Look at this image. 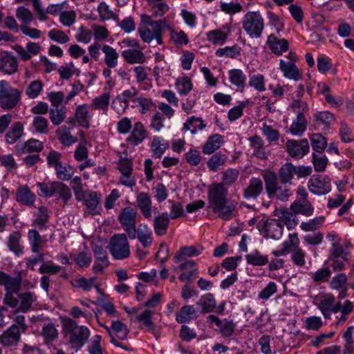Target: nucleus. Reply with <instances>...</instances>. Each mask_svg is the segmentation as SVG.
<instances>
[{"label": "nucleus", "instance_id": "obj_10", "mask_svg": "<svg viewBox=\"0 0 354 354\" xmlns=\"http://www.w3.org/2000/svg\"><path fill=\"white\" fill-rule=\"evenodd\" d=\"M288 154L295 158H301L309 151V144L306 139L288 140L286 144Z\"/></svg>", "mask_w": 354, "mask_h": 354}, {"label": "nucleus", "instance_id": "obj_52", "mask_svg": "<svg viewBox=\"0 0 354 354\" xmlns=\"http://www.w3.org/2000/svg\"><path fill=\"white\" fill-rule=\"evenodd\" d=\"M110 101V95L108 93H104L92 100V106L96 109L102 110L106 113L108 110Z\"/></svg>", "mask_w": 354, "mask_h": 354}, {"label": "nucleus", "instance_id": "obj_59", "mask_svg": "<svg viewBox=\"0 0 354 354\" xmlns=\"http://www.w3.org/2000/svg\"><path fill=\"white\" fill-rule=\"evenodd\" d=\"M207 39L214 44H223L227 38V34L221 30H212L207 34Z\"/></svg>", "mask_w": 354, "mask_h": 354}, {"label": "nucleus", "instance_id": "obj_31", "mask_svg": "<svg viewBox=\"0 0 354 354\" xmlns=\"http://www.w3.org/2000/svg\"><path fill=\"white\" fill-rule=\"evenodd\" d=\"M124 60L129 64H142L145 62L146 57L141 50L129 49L124 50L122 53Z\"/></svg>", "mask_w": 354, "mask_h": 354}, {"label": "nucleus", "instance_id": "obj_57", "mask_svg": "<svg viewBox=\"0 0 354 354\" xmlns=\"http://www.w3.org/2000/svg\"><path fill=\"white\" fill-rule=\"evenodd\" d=\"M44 84L37 80L31 82L26 89V94L31 99L37 97L43 89Z\"/></svg>", "mask_w": 354, "mask_h": 354}, {"label": "nucleus", "instance_id": "obj_44", "mask_svg": "<svg viewBox=\"0 0 354 354\" xmlns=\"http://www.w3.org/2000/svg\"><path fill=\"white\" fill-rule=\"evenodd\" d=\"M20 239V234L17 232H14L10 234L7 242V245L10 250L17 255H19L23 252V247L19 243Z\"/></svg>", "mask_w": 354, "mask_h": 354}, {"label": "nucleus", "instance_id": "obj_20", "mask_svg": "<svg viewBox=\"0 0 354 354\" xmlns=\"http://www.w3.org/2000/svg\"><path fill=\"white\" fill-rule=\"evenodd\" d=\"M276 215L283 221L288 229H293L298 225L296 214L290 209L286 207L277 210Z\"/></svg>", "mask_w": 354, "mask_h": 354}, {"label": "nucleus", "instance_id": "obj_15", "mask_svg": "<svg viewBox=\"0 0 354 354\" xmlns=\"http://www.w3.org/2000/svg\"><path fill=\"white\" fill-rule=\"evenodd\" d=\"M18 70L17 59L10 54H3L0 56V71L5 75H12Z\"/></svg>", "mask_w": 354, "mask_h": 354}, {"label": "nucleus", "instance_id": "obj_61", "mask_svg": "<svg viewBox=\"0 0 354 354\" xmlns=\"http://www.w3.org/2000/svg\"><path fill=\"white\" fill-rule=\"evenodd\" d=\"M222 175L223 181L221 183L223 184L224 186H229L236 181L239 176V171L236 169L229 168L227 170L223 171Z\"/></svg>", "mask_w": 354, "mask_h": 354}, {"label": "nucleus", "instance_id": "obj_38", "mask_svg": "<svg viewBox=\"0 0 354 354\" xmlns=\"http://www.w3.org/2000/svg\"><path fill=\"white\" fill-rule=\"evenodd\" d=\"M169 144L158 136H154L151 143V150L153 156L160 158L165 151L168 149Z\"/></svg>", "mask_w": 354, "mask_h": 354}, {"label": "nucleus", "instance_id": "obj_48", "mask_svg": "<svg viewBox=\"0 0 354 354\" xmlns=\"http://www.w3.org/2000/svg\"><path fill=\"white\" fill-rule=\"evenodd\" d=\"M138 90L135 87H131L129 89L125 90L122 93V96H118L113 104L119 102L120 104H124L122 108V113H124L125 109L129 106V100L135 97L138 94Z\"/></svg>", "mask_w": 354, "mask_h": 354}, {"label": "nucleus", "instance_id": "obj_64", "mask_svg": "<svg viewBox=\"0 0 354 354\" xmlns=\"http://www.w3.org/2000/svg\"><path fill=\"white\" fill-rule=\"evenodd\" d=\"M299 245V239L297 233L290 234L288 240L283 243L282 250L286 251V254L291 253L292 249L297 248Z\"/></svg>", "mask_w": 354, "mask_h": 354}, {"label": "nucleus", "instance_id": "obj_16", "mask_svg": "<svg viewBox=\"0 0 354 354\" xmlns=\"http://www.w3.org/2000/svg\"><path fill=\"white\" fill-rule=\"evenodd\" d=\"M36 199L35 194L32 192L28 185H20L16 192V201L19 203L32 206Z\"/></svg>", "mask_w": 354, "mask_h": 354}, {"label": "nucleus", "instance_id": "obj_19", "mask_svg": "<svg viewBox=\"0 0 354 354\" xmlns=\"http://www.w3.org/2000/svg\"><path fill=\"white\" fill-rule=\"evenodd\" d=\"M290 209L296 216L297 214H301L305 216H310L314 212V207L309 201L295 200L290 205Z\"/></svg>", "mask_w": 354, "mask_h": 354}, {"label": "nucleus", "instance_id": "obj_9", "mask_svg": "<svg viewBox=\"0 0 354 354\" xmlns=\"http://www.w3.org/2000/svg\"><path fill=\"white\" fill-rule=\"evenodd\" d=\"M309 191L315 195H324L331 190L330 180L327 176H313L308 181Z\"/></svg>", "mask_w": 354, "mask_h": 354}, {"label": "nucleus", "instance_id": "obj_32", "mask_svg": "<svg viewBox=\"0 0 354 354\" xmlns=\"http://www.w3.org/2000/svg\"><path fill=\"white\" fill-rule=\"evenodd\" d=\"M196 310L191 305L183 306L178 312L176 313V320L177 322L183 324L189 322L191 319L196 317Z\"/></svg>", "mask_w": 354, "mask_h": 354}, {"label": "nucleus", "instance_id": "obj_17", "mask_svg": "<svg viewBox=\"0 0 354 354\" xmlns=\"http://www.w3.org/2000/svg\"><path fill=\"white\" fill-rule=\"evenodd\" d=\"M44 148L43 143L36 139H29L23 145H18L15 147L16 153L19 156L32 152H39Z\"/></svg>", "mask_w": 354, "mask_h": 354}, {"label": "nucleus", "instance_id": "obj_34", "mask_svg": "<svg viewBox=\"0 0 354 354\" xmlns=\"http://www.w3.org/2000/svg\"><path fill=\"white\" fill-rule=\"evenodd\" d=\"M278 174L281 184H291V180L295 174V166L292 163L287 162L280 167Z\"/></svg>", "mask_w": 354, "mask_h": 354}, {"label": "nucleus", "instance_id": "obj_24", "mask_svg": "<svg viewBox=\"0 0 354 354\" xmlns=\"http://www.w3.org/2000/svg\"><path fill=\"white\" fill-rule=\"evenodd\" d=\"M151 31L158 44H162V35L166 30L171 29V26L166 19H159L151 26Z\"/></svg>", "mask_w": 354, "mask_h": 354}, {"label": "nucleus", "instance_id": "obj_63", "mask_svg": "<svg viewBox=\"0 0 354 354\" xmlns=\"http://www.w3.org/2000/svg\"><path fill=\"white\" fill-rule=\"evenodd\" d=\"M84 198H85L84 203L86 206L92 212V214H94V211L100 203V198L97 196V193L94 192H89L84 196Z\"/></svg>", "mask_w": 354, "mask_h": 354}, {"label": "nucleus", "instance_id": "obj_40", "mask_svg": "<svg viewBox=\"0 0 354 354\" xmlns=\"http://www.w3.org/2000/svg\"><path fill=\"white\" fill-rule=\"evenodd\" d=\"M201 251L202 248L198 249L193 245L182 247L174 257V260L175 263H178L187 257L198 256L201 253Z\"/></svg>", "mask_w": 354, "mask_h": 354}, {"label": "nucleus", "instance_id": "obj_27", "mask_svg": "<svg viewBox=\"0 0 354 354\" xmlns=\"http://www.w3.org/2000/svg\"><path fill=\"white\" fill-rule=\"evenodd\" d=\"M223 143V138L219 134H213L209 136L203 147L205 154H212L218 149Z\"/></svg>", "mask_w": 354, "mask_h": 354}, {"label": "nucleus", "instance_id": "obj_11", "mask_svg": "<svg viewBox=\"0 0 354 354\" xmlns=\"http://www.w3.org/2000/svg\"><path fill=\"white\" fill-rule=\"evenodd\" d=\"M92 249L95 257L93 270L96 274L102 273L104 269L109 266L107 252L102 246L98 245H94Z\"/></svg>", "mask_w": 354, "mask_h": 354}, {"label": "nucleus", "instance_id": "obj_13", "mask_svg": "<svg viewBox=\"0 0 354 354\" xmlns=\"http://www.w3.org/2000/svg\"><path fill=\"white\" fill-rule=\"evenodd\" d=\"M263 192V183L259 178H252L248 185L243 189V196L246 199H256Z\"/></svg>", "mask_w": 354, "mask_h": 354}, {"label": "nucleus", "instance_id": "obj_29", "mask_svg": "<svg viewBox=\"0 0 354 354\" xmlns=\"http://www.w3.org/2000/svg\"><path fill=\"white\" fill-rule=\"evenodd\" d=\"M136 236L143 248H147L151 245L152 232L146 224H140L136 229Z\"/></svg>", "mask_w": 354, "mask_h": 354}, {"label": "nucleus", "instance_id": "obj_43", "mask_svg": "<svg viewBox=\"0 0 354 354\" xmlns=\"http://www.w3.org/2000/svg\"><path fill=\"white\" fill-rule=\"evenodd\" d=\"M206 127L203 120L201 118L192 116L189 118L185 123L183 124V128L187 131H190L192 133L194 134L197 130H202Z\"/></svg>", "mask_w": 354, "mask_h": 354}, {"label": "nucleus", "instance_id": "obj_56", "mask_svg": "<svg viewBox=\"0 0 354 354\" xmlns=\"http://www.w3.org/2000/svg\"><path fill=\"white\" fill-rule=\"evenodd\" d=\"M57 178L62 180H70L74 174V169L68 165L60 164L55 168Z\"/></svg>", "mask_w": 354, "mask_h": 354}, {"label": "nucleus", "instance_id": "obj_2", "mask_svg": "<svg viewBox=\"0 0 354 354\" xmlns=\"http://www.w3.org/2000/svg\"><path fill=\"white\" fill-rule=\"evenodd\" d=\"M267 194L270 198H277L281 201H287L292 194L290 187L285 185H279L277 175L272 171L266 170L262 174Z\"/></svg>", "mask_w": 354, "mask_h": 354}, {"label": "nucleus", "instance_id": "obj_26", "mask_svg": "<svg viewBox=\"0 0 354 354\" xmlns=\"http://www.w3.org/2000/svg\"><path fill=\"white\" fill-rule=\"evenodd\" d=\"M102 51L104 55V63L109 68H115L118 63L119 53L109 45H104Z\"/></svg>", "mask_w": 354, "mask_h": 354}, {"label": "nucleus", "instance_id": "obj_45", "mask_svg": "<svg viewBox=\"0 0 354 354\" xmlns=\"http://www.w3.org/2000/svg\"><path fill=\"white\" fill-rule=\"evenodd\" d=\"M19 297L21 299V305L16 312L21 311L23 313H26L30 309L32 302L36 299L35 294L30 292L19 294Z\"/></svg>", "mask_w": 354, "mask_h": 354}, {"label": "nucleus", "instance_id": "obj_4", "mask_svg": "<svg viewBox=\"0 0 354 354\" xmlns=\"http://www.w3.org/2000/svg\"><path fill=\"white\" fill-rule=\"evenodd\" d=\"M243 28L250 37H260L264 29V19L260 12H247L243 17Z\"/></svg>", "mask_w": 354, "mask_h": 354}, {"label": "nucleus", "instance_id": "obj_54", "mask_svg": "<svg viewBox=\"0 0 354 354\" xmlns=\"http://www.w3.org/2000/svg\"><path fill=\"white\" fill-rule=\"evenodd\" d=\"M80 133L82 137V140L75 151L74 158L77 161H82L88 158V151L86 147V140L84 138V133L82 131Z\"/></svg>", "mask_w": 354, "mask_h": 354}, {"label": "nucleus", "instance_id": "obj_23", "mask_svg": "<svg viewBox=\"0 0 354 354\" xmlns=\"http://www.w3.org/2000/svg\"><path fill=\"white\" fill-rule=\"evenodd\" d=\"M280 69L286 77L292 79L294 80H299L302 78V74L292 62H285L282 59L280 60Z\"/></svg>", "mask_w": 354, "mask_h": 354}, {"label": "nucleus", "instance_id": "obj_28", "mask_svg": "<svg viewBox=\"0 0 354 354\" xmlns=\"http://www.w3.org/2000/svg\"><path fill=\"white\" fill-rule=\"evenodd\" d=\"M169 223V217L167 212H163L154 218L153 228L158 236L165 235L167 233Z\"/></svg>", "mask_w": 354, "mask_h": 354}, {"label": "nucleus", "instance_id": "obj_41", "mask_svg": "<svg viewBox=\"0 0 354 354\" xmlns=\"http://www.w3.org/2000/svg\"><path fill=\"white\" fill-rule=\"evenodd\" d=\"M229 78L230 82L241 88V91L245 86L246 77L243 72L240 69H232L229 71Z\"/></svg>", "mask_w": 354, "mask_h": 354}, {"label": "nucleus", "instance_id": "obj_18", "mask_svg": "<svg viewBox=\"0 0 354 354\" xmlns=\"http://www.w3.org/2000/svg\"><path fill=\"white\" fill-rule=\"evenodd\" d=\"M147 137V131L140 122L134 124L133 129L127 141L132 145L140 144Z\"/></svg>", "mask_w": 354, "mask_h": 354}, {"label": "nucleus", "instance_id": "obj_22", "mask_svg": "<svg viewBox=\"0 0 354 354\" xmlns=\"http://www.w3.org/2000/svg\"><path fill=\"white\" fill-rule=\"evenodd\" d=\"M137 205L146 218L151 217V199L150 196L145 192H141L137 196Z\"/></svg>", "mask_w": 354, "mask_h": 354}, {"label": "nucleus", "instance_id": "obj_51", "mask_svg": "<svg viewBox=\"0 0 354 354\" xmlns=\"http://www.w3.org/2000/svg\"><path fill=\"white\" fill-rule=\"evenodd\" d=\"M49 118L55 126H58L62 123L66 118V111L65 108L50 109L49 111Z\"/></svg>", "mask_w": 354, "mask_h": 354}, {"label": "nucleus", "instance_id": "obj_47", "mask_svg": "<svg viewBox=\"0 0 354 354\" xmlns=\"http://www.w3.org/2000/svg\"><path fill=\"white\" fill-rule=\"evenodd\" d=\"M227 160V157L225 154L220 152L216 153L208 160L207 165L209 169L212 171H216L218 169L225 165Z\"/></svg>", "mask_w": 354, "mask_h": 354}, {"label": "nucleus", "instance_id": "obj_14", "mask_svg": "<svg viewBox=\"0 0 354 354\" xmlns=\"http://www.w3.org/2000/svg\"><path fill=\"white\" fill-rule=\"evenodd\" d=\"M21 285V279L12 277L8 274L0 271V286H4L6 292H15L17 294Z\"/></svg>", "mask_w": 354, "mask_h": 354}, {"label": "nucleus", "instance_id": "obj_55", "mask_svg": "<svg viewBox=\"0 0 354 354\" xmlns=\"http://www.w3.org/2000/svg\"><path fill=\"white\" fill-rule=\"evenodd\" d=\"M48 121L42 116H35L32 120V126L36 132L41 134H47L49 132Z\"/></svg>", "mask_w": 354, "mask_h": 354}, {"label": "nucleus", "instance_id": "obj_49", "mask_svg": "<svg viewBox=\"0 0 354 354\" xmlns=\"http://www.w3.org/2000/svg\"><path fill=\"white\" fill-rule=\"evenodd\" d=\"M307 120L304 115H297L295 120L293 121L290 131L294 135H301L306 129Z\"/></svg>", "mask_w": 354, "mask_h": 354}, {"label": "nucleus", "instance_id": "obj_36", "mask_svg": "<svg viewBox=\"0 0 354 354\" xmlns=\"http://www.w3.org/2000/svg\"><path fill=\"white\" fill-rule=\"evenodd\" d=\"M41 335L44 339V342L47 344L54 342L58 337V330L55 324L48 322L44 324Z\"/></svg>", "mask_w": 354, "mask_h": 354}, {"label": "nucleus", "instance_id": "obj_8", "mask_svg": "<svg viewBox=\"0 0 354 354\" xmlns=\"http://www.w3.org/2000/svg\"><path fill=\"white\" fill-rule=\"evenodd\" d=\"M257 227L260 231H263L268 238L279 239L283 234V225L276 219H261Z\"/></svg>", "mask_w": 354, "mask_h": 354}, {"label": "nucleus", "instance_id": "obj_1", "mask_svg": "<svg viewBox=\"0 0 354 354\" xmlns=\"http://www.w3.org/2000/svg\"><path fill=\"white\" fill-rule=\"evenodd\" d=\"M62 324V333L68 339L71 348L76 352L80 350L89 338V329L85 326L78 325L75 320L68 317L63 318Z\"/></svg>", "mask_w": 354, "mask_h": 354}, {"label": "nucleus", "instance_id": "obj_42", "mask_svg": "<svg viewBox=\"0 0 354 354\" xmlns=\"http://www.w3.org/2000/svg\"><path fill=\"white\" fill-rule=\"evenodd\" d=\"M57 194L59 198L64 201L66 205L68 201L72 198V193L69 187L62 182L56 181L55 184V189L53 190V195Z\"/></svg>", "mask_w": 354, "mask_h": 354}, {"label": "nucleus", "instance_id": "obj_30", "mask_svg": "<svg viewBox=\"0 0 354 354\" xmlns=\"http://www.w3.org/2000/svg\"><path fill=\"white\" fill-rule=\"evenodd\" d=\"M236 206L232 203H228L227 202H224L223 204L218 205L213 207L212 209L214 212H216L218 214V216L223 220L227 221L234 216Z\"/></svg>", "mask_w": 354, "mask_h": 354}, {"label": "nucleus", "instance_id": "obj_33", "mask_svg": "<svg viewBox=\"0 0 354 354\" xmlns=\"http://www.w3.org/2000/svg\"><path fill=\"white\" fill-rule=\"evenodd\" d=\"M197 305L201 307V313H209L214 311L216 302L212 294L208 293L203 295L197 301Z\"/></svg>", "mask_w": 354, "mask_h": 354}, {"label": "nucleus", "instance_id": "obj_21", "mask_svg": "<svg viewBox=\"0 0 354 354\" xmlns=\"http://www.w3.org/2000/svg\"><path fill=\"white\" fill-rule=\"evenodd\" d=\"M267 44L271 51L278 55H282V53L287 51L288 48V42L287 40L278 39L274 35L268 36Z\"/></svg>", "mask_w": 354, "mask_h": 354}, {"label": "nucleus", "instance_id": "obj_46", "mask_svg": "<svg viewBox=\"0 0 354 354\" xmlns=\"http://www.w3.org/2000/svg\"><path fill=\"white\" fill-rule=\"evenodd\" d=\"M245 259L248 263L255 266H265L268 263V256L262 255L257 250L247 254Z\"/></svg>", "mask_w": 354, "mask_h": 354}, {"label": "nucleus", "instance_id": "obj_53", "mask_svg": "<svg viewBox=\"0 0 354 354\" xmlns=\"http://www.w3.org/2000/svg\"><path fill=\"white\" fill-rule=\"evenodd\" d=\"M28 236L31 245L32 251L34 253H38L43 246L40 234L36 230H30Z\"/></svg>", "mask_w": 354, "mask_h": 354}, {"label": "nucleus", "instance_id": "obj_7", "mask_svg": "<svg viewBox=\"0 0 354 354\" xmlns=\"http://www.w3.org/2000/svg\"><path fill=\"white\" fill-rule=\"evenodd\" d=\"M227 189L222 183H213L208 189V207L211 209L227 202Z\"/></svg>", "mask_w": 354, "mask_h": 354}, {"label": "nucleus", "instance_id": "obj_5", "mask_svg": "<svg viewBox=\"0 0 354 354\" xmlns=\"http://www.w3.org/2000/svg\"><path fill=\"white\" fill-rule=\"evenodd\" d=\"M109 248L115 259L122 260L130 256V246L125 234H114L110 239Z\"/></svg>", "mask_w": 354, "mask_h": 354}, {"label": "nucleus", "instance_id": "obj_39", "mask_svg": "<svg viewBox=\"0 0 354 354\" xmlns=\"http://www.w3.org/2000/svg\"><path fill=\"white\" fill-rule=\"evenodd\" d=\"M335 298L331 295H325L318 304V308L321 310L322 315L326 319H330L331 316V309L335 303Z\"/></svg>", "mask_w": 354, "mask_h": 354}, {"label": "nucleus", "instance_id": "obj_37", "mask_svg": "<svg viewBox=\"0 0 354 354\" xmlns=\"http://www.w3.org/2000/svg\"><path fill=\"white\" fill-rule=\"evenodd\" d=\"M56 134L60 142L65 146H70L77 141V138L71 135L69 128L65 125L59 127Z\"/></svg>", "mask_w": 354, "mask_h": 354}, {"label": "nucleus", "instance_id": "obj_35", "mask_svg": "<svg viewBox=\"0 0 354 354\" xmlns=\"http://www.w3.org/2000/svg\"><path fill=\"white\" fill-rule=\"evenodd\" d=\"M24 125L21 122H14L10 129L6 134V142L9 144L15 143L23 135Z\"/></svg>", "mask_w": 354, "mask_h": 354}, {"label": "nucleus", "instance_id": "obj_3", "mask_svg": "<svg viewBox=\"0 0 354 354\" xmlns=\"http://www.w3.org/2000/svg\"><path fill=\"white\" fill-rule=\"evenodd\" d=\"M21 91L12 87L6 80L0 81V106L3 109L15 107L21 100Z\"/></svg>", "mask_w": 354, "mask_h": 354}, {"label": "nucleus", "instance_id": "obj_6", "mask_svg": "<svg viewBox=\"0 0 354 354\" xmlns=\"http://www.w3.org/2000/svg\"><path fill=\"white\" fill-rule=\"evenodd\" d=\"M136 210L131 207L123 208L118 215L120 223L130 239L136 238Z\"/></svg>", "mask_w": 354, "mask_h": 354}, {"label": "nucleus", "instance_id": "obj_50", "mask_svg": "<svg viewBox=\"0 0 354 354\" xmlns=\"http://www.w3.org/2000/svg\"><path fill=\"white\" fill-rule=\"evenodd\" d=\"M48 220L49 215L47 208L44 206L39 207L38 208V211L35 214L34 224L39 229H44L46 227V225L48 222Z\"/></svg>", "mask_w": 354, "mask_h": 354}, {"label": "nucleus", "instance_id": "obj_62", "mask_svg": "<svg viewBox=\"0 0 354 354\" xmlns=\"http://www.w3.org/2000/svg\"><path fill=\"white\" fill-rule=\"evenodd\" d=\"M16 17L25 24H28L33 20V14L25 6H19L17 8Z\"/></svg>", "mask_w": 354, "mask_h": 354}, {"label": "nucleus", "instance_id": "obj_58", "mask_svg": "<svg viewBox=\"0 0 354 354\" xmlns=\"http://www.w3.org/2000/svg\"><path fill=\"white\" fill-rule=\"evenodd\" d=\"M311 144L313 150L318 153H322L326 147V138L319 133H315L311 136Z\"/></svg>", "mask_w": 354, "mask_h": 354}, {"label": "nucleus", "instance_id": "obj_60", "mask_svg": "<svg viewBox=\"0 0 354 354\" xmlns=\"http://www.w3.org/2000/svg\"><path fill=\"white\" fill-rule=\"evenodd\" d=\"M291 260L293 263L298 267L304 266L306 264V252L299 246L295 249H292Z\"/></svg>", "mask_w": 354, "mask_h": 354}, {"label": "nucleus", "instance_id": "obj_25", "mask_svg": "<svg viewBox=\"0 0 354 354\" xmlns=\"http://www.w3.org/2000/svg\"><path fill=\"white\" fill-rule=\"evenodd\" d=\"M75 115V120L80 126L85 129L89 128L91 116L87 104L79 105L76 108Z\"/></svg>", "mask_w": 354, "mask_h": 354}, {"label": "nucleus", "instance_id": "obj_12", "mask_svg": "<svg viewBox=\"0 0 354 354\" xmlns=\"http://www.w3.org/2000/svg\"><path fill=\"white\" fill-rule=\"evenodd\" d=\"M20 329L12 324L0 335V343L5 346H12L18 344L21 338Z\"/></svg>", "mask_w": 354, "mask_h": 354}]
</instances>
